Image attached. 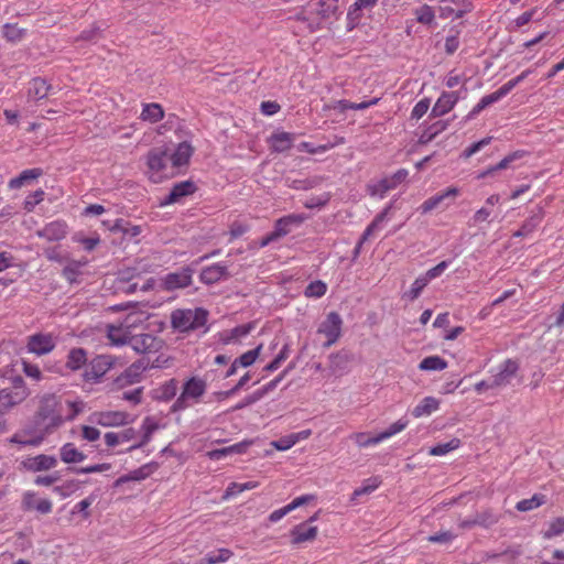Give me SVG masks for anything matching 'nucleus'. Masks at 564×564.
Instances as JSON below:
<instances>
[{
	"label": "nucleus",
	"instance_id": "052dcab7",
	"mask_svg": "<svg viewBox=\"0 0 564 564\" xmlns=\"http://www.w3.org/2000/svg\"><path fill=\"white\" fill-rule=\"evenodd\" d=\"M491 142V138L488 137V138H485L474 144H471L469 148H467L463 155L468 159L470 158L471 155L476 154L477 152H479L482 148H485L486 145H488L489 143Z\"/></svg>",
	"mask_w": 564,
	"mask_h": 564
},
{
	"label": "nucleus",
	"instance_id": "6e6d98bb",
	"mask_svg": "<svg viewBox=\"0 0 564 564\" xmlns=\"http://www.w3.org/2000/svg\"><path fill=\"white\" fill-rule=\"evenodd\" d=\"M249 333V328L245 326L236 327L223 335V341L225 344L230 343L231 340L246 336Z\"/></svg>",
	"mask_w": 564,
	"mask_h": 564
},
{
	"label": "nucleus",
	"instance_id": "f257e3e1",
	"mask_svg": "<svg viewBox=\"0 0 564 564\" xmlns=\"http://www.w3.org/2000/svg\"><path fill=\"white\" fill-rule=\"evenodd\" d=\"M85 409L83 401L67 400L62 403L55 395H44L37 413V420L32 431L15 434L11 442L21 445L39 446L57 430L65 421L74 420Z\"/></svg>",
	"mask_w": 564,
	"mask_h": 564
},
{
	"label": "nucleus",
	"instance_id": "9d476101",
	"mask_svg": "<svg viewBox=\"0 0 564 564\" xmlns=\"http://www.w3.org/2000/svg\"><path fill=\"white\" fill-rule=\"evenodd\" d=\"M113 364L115 358L111 356H97L90 361L85 376L88 380L99 379L112 368Z\"/></svg>",
	"mask_w": 564,
	"mask_h": 564
},
{
	"label": "nucleus",
	"instance_id": "4d7b16f0",
	"mask_svg": "<svg viewBox=\"0 0 564 564\" xmlns=\"http://www.w3.org/2000/svg\"><path fill=\"white\" fill-rule=\"evenodd\" d=\"M44 198V192L42 189H39L34 192L33 194L29 195L25 198L24 207L26 210L31 212L33 208L40 204Z\"/></svg>",
	"mask_w": 564,
	"mask_h": 564
},
{
	"label": "nucleus",
	"instance_id": "680f3d73",
	"mask_svg": "<svg viewBox=\"0 0 564 564\" xmlns=\"http://www.w3.org/2000/svg\"><path fill=\"white\" fill-rule=\"evenodd\" d=\"M74 240L80 242L84 246V248L88 251L94 250L100 241L98 236L85 238L79 234L74 237Z\"/></svg>",
	"mask_w": 564,
	"mask_h": 564
},
{
	"label": "nucleus",
	"instance_id": "e433bc0d",
	"mask_svg": "<svg viewBox=\"0 0 564 564\" xmlns=\"http://www.w3.org/2000/svg\"><path fill=\"white\" fill-rule=\"evenodd\" d=\"M177 392V381L171 379L162 384L160 388L155 389L154 398L158 400L167 401L172 399Z\"/></svg>",
	"mask_w": 564,
	"mask_h": 564
},
{
	"label": "nucleus",
	"instance_id": "69168bd1",
	"mask_svg": "<svg viewBox=\"0 0 564 564\" xmlns=\"http://www.w3.org/2000/svg\"><path fill=\"white\" fill-rule=\"evenodd\" d=\"M80 262H72L64 269V276L70 282L75 281L76 275L80 273Z\"/></svg>",
	"mask_w": 564,
	"mask_h": 564
},
{
	"label": "nucleus",
	"instance_id": "c9c22d12",
	"mask_svg": "<svg viewBox=\"0 0 564 564\" xmlns=\"http://www.w3.org/2000/svg\"><path fill=\"white\" fill-rule=\"evenodd\" d=\"M545 501H546V497L544 495L535 494L529 499L520 500L517 503L516 508L518 511L527 512V511H531V510H534V509L541 507L542 505L545 503Z\"/></svg>",
	"mask_w": 564,
	"mask_h": 564
},
{
	"label": "nucleus",
	"instance_id": "a19ab883",
	"mask_svg": "<svg viewBox=\"0 0 564 564\" xmlns=\"http://www.w3.org/2000/svg\"><path fill=\"white\" fill-rule=\"evenodd\" d=\"M86 352L82 348L72 349L67 358V367L72 370L79 369L86 362Z\"/></svg>",
	"mask_w": 564,
	"mask_h": 564
},
{
	"label": "nucleus",
	"instance_id": "5701e85b",
	"mask_svg": "<svg viewBox=\"0 0 564 564\" xmlns=\"http://www.w3.org/2000/svg\"><path fill=\"white\" fill-rule=\"evenodd\" d=\"M59 456L65 464L82 463L86 459V455L73 443L64 444L59 449Z\"/></svg>",
	"mask_w": 564,
	"mask_h": 564
},
{
	"label": "nucleus",
	"instance_id": "5fc2aeb1",
	"mask_svg": "<svg viewBox=\"0 0 564 564\" xmlns=\"http://www.w3.org/2000/svg\"><path fill=\"white\" fill-rule=\"evenodd\" d=\"M417 21L421 23L429 24L434 20V11L429 6L419 8L415 12Z\"/></svg>",
	"mask_w": 564,
	"mask_h": 564
},
{
	"label": "nucleus",
	"instance_id": "aec40b11",
	"mask_svg": "<svg viewBox=\"0 0 564 564\" xmlns=\"http://www.w3.org/2000/svg\"><path fill=\"white\" fill-rule=\"evenodd\" d=\"M193 154V147L188 142H181L171 155V161L176 171L188 164Z\"/></svg>",
	"mask_w": 564,
	"mask_h": 564
},
{
	"label": "nucleus",
	"instance_id": "393cba45",
	"mask_svg": "<svg viewBox=\"0 0 564 564\" xmlns=\"http://www.w3.org/2000/svg\"><path fill=\"white\" fill-rule=\"evenodd\" d=\"M349 438L359 448H367L382 443L379 434H371L369 432H355L350 434Z\"/></svg>",
	"mask_w": 564,
	"mask_h": 564
},
{
	"label": "nucleus",
	"instance_id": "72a5a7b5",
	"mask_svg": "<svg viewBox=\"0 0 564 564\" xmlns=\"http://www.w3.org/2000/svg\"><path fill=\"white\" fill-rule=\"evenodd\" d=\"M42 174L40 169H30L23 171L18 177L12 178L9 183L11 188H20L23 185L36 180Z\"/></svg>",
	"mask_w": 564,
	"mask_h": 564
},
{
	"label": "nucleus",
	"instance_id": "6ab92c4d",
	"mask_svg": "<svg viewBox=\"0 0 564 564\" xmlns=\"http://www.w3.org/2000/svg\"><path fill=\"white\" fill-rule=\"evenodd\" d=\"M195 191V185L189 181L175 184L169 196L162 202V205L177 203L182 197L187 196Z\"/></svg>",
	"mask_w": 564,
	"mask_h": 564
},
{
	"label": "nucleus",
	"instance_id": "4c0bfd02",
	"mask_svg": "<svg viewBox=\"0 0 564 564\" xmlns=\"http://www.w3.org/2000/svg\"><path fill=\"white\" fill-rule=\"evenodd\" d=\"M144 370V366L141 362L132 364L124 373L119 378V381L123 384H130L139 381L141 373Z\"/></svg>",
	"mask_w": 564,
	"mask_h": 564
},
{
	"label": "nucleus",
	"instance_id": "2eb2a0df",
	"mask_svg": "<svg viewBox=\"0 0 564 564\" xmlns=\"http://www.w3.org/2000/svg\"><path fill=\"white\" fill-rule=\"evenodd\" d=\"M132 333L123 326L122 322L107 326V338L115 346H122L130 343Z\"/></svg>",
	"mask_w": 564,
	"mask_h": 564
},
{
	"label": "nucleus",
	"instance_id": "20e7f679",
	"mask_svg": "<svg viewBox=\"0 0 564 564\" xmlns=\"http://www.w3.org/2000/svg\"><path fill=\"white\" fill-rule=\"evenodd\" d=\"M206 391V382L199 378H191L185 382L181 395L174 402L173 411L184 410L199 402Z\"/></svg>",
	"mask_w": 564,
	"mask_h": 564
},
{
	"label": "nucleus",
	"instance_id": "e2e57ef3",
	"mask_svg": "<svg viewBox=\"0 0 564 564\" xmlns=\"http://www.w3.org/2000/svg\"><path fill=\"white\" fill-rule=\"evenodd\" d=\"M13 267H15V258L10 252H0V273Z\"/></svg>",
	"mask_w": 564,
	"mask_h": 564
},
{
	"label": "nucleus",
	"instance_id": "4468645a",
	"mask_svg": "<svg viewBox=\"0 0 564 564\" xmlns=\"http://www.w3.org/2000/svg\"><path fill=\"white\" fill-rule=\"evenodd\" d=\"M441 406V400L427 395L421 399L417 404L412 409L411 414L415 419L426 417L437 412Z\"/></svg>",
	"mask_w": 564,
	"mask_h": 564
},
{
	"label": "nucleus",
	"instance_id": "8fccbe9b",
	"mask_svg": "<svg viewBox=\"0 0 564 564\" xmlns=\"http://www.w3.org/2000/svg\"><path fill=\"white\" fill-rule=\"evenodd\" d=\"M327 291V285L326 283H324L323 281H314V282H311L306 289H305V295L307 297H315V299H318V297H322Z\"/></svg>",
	"mask_w": 564,
	"mask_h": 564
},
{
	"label": "nucleus",
	"instance_id": "338daca9",
	"mask_svg": "<svg viewBox=\"0 0 564 564\" xmlns=\"http://www.w3.org/2000/svg\"><path fill=\"white\" fill-rule=\"evenodd\" d=\"M271 445L276 449V451H288L290 449L292 446H294V442L291 437V435H288V436H284L278 441H273L271 442Z\"/></svg>",
	"mask_w": 564,
	"mask_h": 564
},
{
	"label": "nucleus",
	"instance_id": "0eeeda50",
	"mask_svg": "<svg viewBox=\"0 0 564 564\" xmlns=\"http://www.w3.org/2000/svg\"><path fill=\"white\" fill-rule=\"evenodd\" d=\"M56 345V338L50 333H37L28 337L26 350L42 356L51 352Z\"/></svg>",
	"mask_w": 564,
	"mask_h": 564
},
{
	"label": "nucleus",
	"instance_id": "864d4df0",
	"mask_svg": "<svg viewBox=\"0 0 564 564\" xmlns=\"http://www.w3.org/2000/svg\"><path fill=\"white\" fill-rule=\"evenodd\" d=\"M446 128L444 122H437L433 124L427 131L422 133L419 139L420 143H429L433 138Z\"/></svg>",
	"mask_w": 564,
	"mask_h": 564
},
{
	"label": "nucleus",
	"instance_id": "0e129e2a",
	"mask_svg": "<svg viewBox=\"0 0 564 564\" xmlns=\"http://www.w3.org/2000/svg\"><path fill=\"white\" fill-rule=\"evenodd\" d=\"M314 499V497L312 495H304V496H300V497H296L295 499H293L289 505H286V509L289 510V512L304 506V505H307L308 502H311L312 500Z\"/></svg>",
	"mask_w": 564,
	"mask_h": 564
},
{
	"label": "nucleus",
	"instance_id": "603ef678",
	"mask_svg": "<svg viewBox=\"0 0 564 564\" xmlns=\"http://www.w3.org/2000/svg\"><path fill=\"white\" fill-rule=\"evenodd\" d=\"M22 370L26 377L40 381L42 379V371L37 365L31 364L24 359L21 361Z\"/></svg>",
	"mask_w": 564,
	"mask_h": 564
},
{
	"label": "nucleus",
	"instance_id": "39448f33",
	"mask_svg": "<svg viewBox=\"0 0 564 564\" xmlns=\"http://www.w3.org/2000/svg\"><path fill=\"white\" fill-rule=\"evenodd\" d=\"M343 319L338 313L330 312L318 324L317 334L325 338L324 347H330L341 336Z\"/></svg>",
	"mask_w": 564,
	"mask_h": 564
},
{
	"label": "nucleus",
	"instance_id": "58836bf2",
	"mask_svg": "<svg viewBox=\"0 0 564 564\" xmlns=\"http://www.w3.org/2000/svg\"><path fill=\"white\" fill-rule=\"evenodd\" d=\"M232 556V552L228 549H219L208 553L203 560V564H220L227 562Z\"/></svg>",
	"mask_w": 564,
	"mask_h": 564
},
{
	"label": "nucleus",
	"instance_id": "b1692460",
	"mask_svg": "<svg viewBox=\"0 0 564 564\" xmlns=\"http://www.w3.org/2000/svg\"><path fill=\"white\" fill-rule=\"evenodd\" d=\"M294 139V134L279 131L271 135L270 144L274 151L284 152L292 147Z\"/></svg>",
	"mask_w": 564,
	"mask_h": 564
},
{
	"label": "nucleus",
	"instance_id": "49530a36",
	"mask_svg": "<svg viewBox=\"0 0 564 564\" xmlns=\"http://www.w3.org/2000/svg\"><path fill=\"white\" fill-rule=\"evenodd\" d=\"M564 533V518H557L551 521L543 531V538L552 539Z\"/></svg>",
	"mask_w": 564,
	"mask_h": 564
},
{
	"label": "nucleus",
	"instance_id": "bf43d9fd",
	"mask_svg": "<svg viewBox=\"0 0 564 564\" xmlns=\"http://www.w3.org/2000/svg\"><path fill=\"white\" fill-rule=\"evenodd\" d=\"M447 265L448 264H447L446 261H442L437 265H435L434 268H432L429 271H426L425 274H423L422 276L424 279H426V282L429 283L433 279L438 278L446 270Z\"/></svg>",
	"mask_w": 564,
	"mask_h": 564
},
{
	"label": "nucleus",
	"instance_id": "3c124183",
	"mask_svg": "<svg viewBox=\"0 0 564 564\" xmlns=\"http://www.w3.org/2000/svg\"><path fill=\"white\" fill-rule=\"evenodd\" d=\"M426 279L422 275L419 276L411 285L410 290L404 293V296L409 300L413 301L417 299L422 292V290L427 285Z\"/></svg>",
	"mask_w": 564,
	"mask_h": 564
},
{
	"label": "nucleus",
	"instance_id": "423d86ee",
	"mask_svg": "<svg viewBox=\"0 0 564 564\" xmlns=\"http://www.w3.org/2000/svg\"><path fill=\"white\" fill-rule=\"evenodd\" d=\"M89 420L104 427H118L131 423L133 417L123 411H99L94 412Z\"/></svg>",
	"mask_w": 564,
	"mask_h": 564
},
{
	"label": "nucleus",
	"instance_id": "a211bd4d",
	"mask_svg": "<svg viewBox=\"0 0 564 564\" xmlns=\"http://www.w3.org/2000/svg\"><path fill=\"white\" fill-rule=\"evenodd\" d=\"M192 282V273L188 269H183L180 272H174L167 274L163 279V288L164 290L172 291L175 289H181L189 285Z\"/></svg>",
	"mask_w": 564,
	"mask_h": 564
},
{
	"label": "nucleus",
	"instance_id": "c85d7f7f",
	"mask_svg": "<svg viewBox=\"0 0 564 564\" xmlns=\"http://www.w3.org/2000/svg\"><path fill=\"white\" fill-rule=\"evenodd\" d=\"M135 431L133 429H127L119 433L109 432L105 434V442L109 447H115L122 443L133 440Z\"/></svg>",
	"mask_w": 564,
	"mask_h": 564
},
{
	"label": "nucleus",
	"instance_id": "bb28decb",
	"mask_svg": "<svg viewBox=\"0 0 564 564\" xmlns=\"http://www.w3.org/2000/svg\"><path fill=\"white\" fill-rule=\"evenodd\" d=\"M447 366L448 362L444 358L433 355L423 358L417 367L421 371H443Z\"/></svg>",
	"mask_w": 564,
	"mask_h": 564
},
{
	"label": "nucleus",
	"instance_id": "1a4fd4ad",
	"mask_svg": "<svg viewBox=\"0 0 564 564\" xmlns=\"http://www.w3.org/2000/svg\"><path fill=\"white\" fill-rule=\"evenodd\" d=\"M518 370V364L513 360H506L499 365L492 372L491 382L496 388L506 387L511 382Z\"/></svg>",
	"mask_w": 564,
	"mask_h": 564
},
{
	"label": "nucleus",
	"instance_id": "de8ad7c7",
	"mask_svg": "<svg viewBox=\"0 0 564 564\" xmlns=\"http://www.w3.org/2000/svg\"><path fill=\"white\" fill-rule=\"evenodd\" d=\"M262 350V345H259L252 350H248L242 354L239 358H237V362L240 367H249L254 364V361L259 358Z\"/></svg>",
	"mask_w": 564,
	"mask_h": 564
},
{
	"label": "nucleus",
	"instance_id": "37998d69",
	"mask_svg": "<svg viewBox=\"0 0 564 564\" xmlns=\"http://www.w3.org/2000/svg\"><path fill=\"white\" fill-rule=\"evenodd\" d=\"M156 429H158L156 422L152 417H145L143 420V423H142V426H141V430L144 433L142 441L140 443H138V444L132 445L129 449L131 451V449L139 448V447L145 445L149 442L152 433Z\"/></svg>",
	"mask_w": 564,
	"mask_h": 564
},
{
	"label": "nucleus",
	"instance_id": "c03bdc74",
	"mask_svg": "<svg viewBox=\"0 0 564 564\" xmlns=\"http://www.w3.org/2000/svg\"><path fill=\"white\" fill-rule=\"evenodd\" d=\"M408 424H409V422L403 419H400V420L393 422L387 430L378 433L381 438V442L401 433L402 431H404L406 429Z\"/></svg>",
	"mask_w": 564,
	"mask_h": 564
},
{
	"label": "nucleus",
	"instance_id": "2f4dec72",
	"mask_svg": "<svg viewBox=\"0 0 564 564\" xmlns=\"http://www.w3.org/2000/svg\"><path fill=\"white\" fill-rule=\"evenodd\" d=\"M406 177L408 171L399 170L391 177L384 178L378 184L379 191L381 192V194H384L386 192L395 188L399 184L404 182Z\"/></svg>",
	"mask_w": 564,
	"mask_h": 564
},
{
	"label": "nucleus",
	"instance_id": "a878e982",
	"mask_svg": "<svg viewBox=\"0 0 564 564\" xmlns=\"http://www.w3.org/2000/svg\"><path fill=\"white\" fill-rule=\"evenodd\" d=\"M225 276H227L226 267L220 264L207 267L200 273L202 281L207 284L216 283Z\"/></svg>",
	"mask_w": 564,
	"mask_h": 564
},
{
	"label": "nucleus",
	"instance_id": "09e8293b",
	"mask_svg": "<svg viewBox=\"0 0 564 564\" xmlns=\"http://www.w3.org/2000/svg\"><path fill=\"white\" fill-rule=\"evenodd\" d=\"M381 481L378 477L367 479L361 487L357 488L354 491L352 498L356 499L359 496L371 494L379 487Z\"/></svg>",
	"mask_w": 564,
	"mask_h": 564
},
{
	"label": "nucleus",
	"instance_id": "dca6fc26",
	"mask_svg": "<svg viewBox=\"0 0 564 564\" xmlns=\"http://www.w3.org/2000/svg\"><path fill=\"white\" fill-rule=\"evenodd\" d=\"M131 347L138 352H149L161 347V340L150 334H141L130 339Z\"/></svg>",
	"mask_w": 564,
	"mask_h": 564
},
{
	"label": "nucleus",
	"instance_id": "13d9d810",
	"mask_svg": "<svg viewBox=\"0 0 564 564\" xmlns=\"http://www.w3.org/2000/svg\"><path fill=\"white\" fill-rule=\"evenodd\" d=\"M430 108V100L424 98L420 100L412 109L411 117L414 119H421Z\"/></svg>",
	"mask_w": 564,
	"mask_h": 564
},
{
	"label": "nucleus",
	"instance_id": "4be33fe9",
	"mask_svg": "<svg viewBox=\"0 0 564 564\" xmlns=\"http://www.w3.org/2000/svg\"><path fill=\"white\" fill-rule=\"evenodd\" d=\"M164 118V110L158 102L143 104L140 119L150 123H156Z\"/></svg>",
	"mask_w": 564,
	"mask_h": 564
},
{
	"label": "nucleus",
	"instance_id": "ea45409f",
	"mask_svg": "<svg viewBox=\"0 0 564 564\" xmlns=\"http://www.w3.org/2000/svg\"><path fill=\"white\" fill-rule=\"evenodd\" d=\"M3 36L11 43L21 42L25 35L26 30L19 28L17 24H6L3 26Z\"/></svg>",
	"mask_w": 564,
	"mask_h": 564
},
{
	"label": "nucleus",
	"instance_id": "774afa93",
	"mask_svg": "<svg viewBox=\"0 0 564 564\" xmlns=\"http://www.w3.org/2000/svg\"><path fill=\"white\" fill-rule=\"evenodd\" d=\"M83 438L88 442H95L100 436V431L96 427L84 425L82 427Z\"/></svg>",
	"mask_w": 564,
	"mask_h": 564
},
{
	"label": "nucleus",
	"instance_id": "9b49d317",
	"mask_svg": "<svg viewBox=\"0 0 564 564\" xmlns=\"http://www.w3.org/2000/svg\"><path fill=\"white\" fill-rule=\"evenodd\" d=\"M460 194L459 188L455 186H451L446 188L443 192H440L432 197L427 198L422 205L421 210L422 213H430L431 210L437 208L442 204L445 203V200H454L456 197H458Z\"/></svg>",
	"mask_w": 564,
	"mask_h": 564
},
{
	"label": "nucleus",
	"instance_id": "cd10ccee",
	"mask_svg": "<svg viewBox=\"0 0 564 564\" xmlns=\"http://www.w3.org/2000/svg\"><path fill=\"white\" fill-rule=\"evenodd\" d=\"M67 225L64 221H53L45 226L41 235L48 240H59L66 236Z\"/></svg>",
	"mask_w": 564,
	"mask_h": 564
},
{
	"label": "nucleus",
	"instance_id": "412c9836",
	"mask_svg": "<svg viewBox=\"0 0 564 564\" xmlns=\"http://www.w3.org/2000/svg\"><path fill=\"white\" fill-rule=\"evenodd\" d=\"M304 220V217L300 215H289L286 217L280 218L274 226V230L272 231L274 236L279 239L291 231L292 226H297Z\"/></svg>",
	"mask_w": 564,
	"mask_h": 564
},
{
	"label": "nucleus",
	"instance_id": "ddd939ff",
	"mask_svg": "<svg viewBox=\"0 0 564 564\" xmlns=\"http://www.w3.org/2000/svg\"><path fill=\"white\" fill-rule=\"evenodd\" d=\"M22 505L26 510H35L42 514L50 513L53 508V503L50 499L41 498L31 491L23 495Z\"/></svg>",
	"mask_w": 564,
	"mask_h": 564
},
{
	"label": "nucleus",
	"instance_id": "f704fd0d",
	"mask_svg": "<svg viewBox=\"0 0 564 564\" xmlns=\"http://www.w3.org/2000/svg\"><path fill=\"white\" fill-rule=\"evenodd\" d=\"M322 18H329L338 10V0H316L312 3Z\"/></svg>",
	"mask_w": 564,
	"mask_h": 564
},
{
	"label": "nucleus",
	"instance_id": "f03ea898",
	"mask_svg": "<svg viewBox=\"0 0 564 564\" xmlns=\"http://www.w3.org/2000/svg\"><path fill=\"white\" fill-rule=\"evenodd\" d=\"M149 180L153 183H162L177 174L175 166L167 156V150L154 148L147 154V171Z\"/></svg>",
	"mask_w": 564,
	"mask_h": 564
},
{
	"label": "nucleus",
	"instance_id": "473e14b6",
	"mask_svg": "<svg viewBox=\"0 0 564 564\" xmlns=\"http://www.w3.org/2000/svg\"><path fill=\"white\" fill-rule=\"evenodd\" d=\"M147 319L148 316L144 312L133 310L130 311L121 322L123 326L132 333L133 329L140 327Z\"/></svg>",
	"mask_w": 564,
	"mask_h": 564
},
{
	"label": "nucleus",
	"instance_id": "f3484780",
	"mask_svg": "<svg viewBox=\"0 0 564 564\" xmlns=\"http://www.w3.org/2000/svg\"><path fill=\"white\" fill-rule=\"evenodd\" d=\"M459 96L457 93H443L438 99L436 100L434 107L432 108L431 115L433 117H442L449 112L454 106L457 104Z\"/></svg>",
	"mask_w": 564,
	"mask_h": 564
},
{
	"label": "nucleus",
	"instance_id": "a18cd8bd",
	"mask_svg": "<svg viewBox=\"0 0 564 564\" xmlns=\"http://www.w3.org/2000/svg\"><path fill=\"white\" fill-rule=\"evenodd\" d=\"M377 2L378 0H356L354 4H351V7L349 8L347 14L348 20H358L360 17L358 11H360L361 9L372 8L376 6Z\"/></svg>",
	"mask_w": 564,
	"mask_h": 564
},
{
	"label": "nucleus",
	"instance_id": "79ce46f5",
	"mask_svg": "<svg viewBox=\"0 0 564 564\" xmlns=\"http://www.w3.org/2000/svg\"><path fill=\"white\" fill-rule=\"evenodd\" d=\"M460 446V441L458 438H452L451 441L442 444H437L436 446L430 448V455L432 456H444L452 451L457 449Z\"/></svg>",
	"mask_w": 564,
	"mask_h": 564
},
{
	"label": "nucleus",
	"instance_id": "c756f323",
	"mask_svg": "<svg viewBox=\"0 0 564 564\" xmlns=\"http://www.w3.org/2000/svg\"><path fill=\"white\" fill-rule=\"evenodd\" d=\"M529 74V70H525L521 73L516 78L509 80L505 85H502L498 90L494 91L492 94H489L490 100L492 104L499 101L501 98H503L506 95H508L520 82H522L527 75Z\"/></svg>",
	"mask_w": 564,
	"mask_h": 564
},
{
	"label": "nucleus",
	"instance_id": "7ed1b4c3",
	"mask_svg": "<svg viewBox=\"0 0 564 564\" xmlns=\"http://www.w3.org/2000/svg\"><path fill=\"white\" fill-rule=\"evenodd\" d=\"M206 317L207 313L202 308L176 310L172 313L171 321L174 328L180 332H188L203 326Z\"/></svg>",
	"mask_w": 564,
	"mask_h": 564
},
{
	"label": "nucleus",
	"instance_id": "7c9ffc66",
	"mask_svg": "<svg viewBox=\"0 0 564 564\" xmlns=\"http://www.w3.org/2000/svg\"><path fill=\"white\" fill-rule=\"evenodd\" d=\"M51 86L42 78H35L30 83L29 96L35 100L45 98L50 93Z\"/></svg>",
	"mask_w": 564,
	"mask_h": 564
},
{
	"label": "nucleus",
	"instance_id": "6e6552de",
	"mask_svg": "<svg viewBox=\"0 0 564 564\" xmlns=\"http://www.w3.org/2000/svg\"><path fill=\"white\" fill-rule=\"evenodd\" d=\"M21 465L31 473L47 471L57 466V458L53 455L40 454L24 458Z\"/></svg>",
	"mask_w": 564,
	"mask_h": 564
},
{
	"label": "nucleus",
	"instance_id": "f8f14e48",
	"mask_svg": "<svg viewBox=\"0 0 564 564\" xmlns=\"http://www.w3.org/2000/svg\"><path fill=\"white\" fill-rule=\"evenodd\" d=\"M317 533V527H312L308 522L300 523L290 531L291 543L293 545H301L305 542H313Z\"/></svg>",
	"mask_w": 564,
	"mask_h": 564
}]
</instances>
